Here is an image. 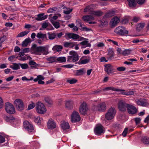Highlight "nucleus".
Returning <instances> with one entry per match:
<instances>
[{"label": "nucleus", "mask_w": 149, "mask_h": 149, "mask_svg": "<svg viewBox=\"0 0 149 149\" xmlns=\"http://www.w3.org/2000/svg\"><path fill=\"white\" fill-rule=\"evenodd\" d=\"M125 101L123 100L120 101L118 104V108L121 111H125L126 110L128 105Z\"/></svg>", "instance_id": "nucleus-11"}, {"label": "nucleus", "mask_w": 149, "mask_h": 149, "mask_svg": "<svg viewBox=\"0 0 149 149\" xmlns=\"http://www.w3.org/2000/svg\"><path fill=\"white\" fill-rule=\"evenodd\" d=\"M115 13V11L114 10H110L106 14L104 17L105 18L111 17L114 15Z\"/></svg>", "instance_id": "nucleus-27"}, {"label": "nucleus", "mask_w": 149, "mask_h": 149, "mask_svg": "<svg viewBox=\"0 0 149 149\" xmlns=\"http://www.w3.org/2000/svg\"><path fill=\"white\" fill-rule=\"evenodd\" d=\"M76 23L78 25H79L80 27H82L83 25V24L81 22V19H78L76 21Z\"/></svg>", "instance_id": "nucleus-52"}, {"label": "nucleus", "mask_w": 149, "mask_h": 149, "mask_svg": "<svg viewBox=\"0 0 149 149\" xmlns=\"http://www.w3.org/2000/svg\"><path fill=\"white\" fill-rule=\"evenodd\" d=\"M29 32V31H25L21 32L19 33L16 36L17 38L22 37L27 35Z\"/></svg>", "instance_id": "nucleus-37"}, {"label": "nucleus", "mask_w": 149, "mask_h": 149, "mask_svg": "<svg viewBox=\"0 0 149 149\" xmlns=\"http://www.w3.org/2000/svg\"><path fill=\"white\" fill-rule=\"evenodd\" d=\"M104 70L108 74H110L114 72L113 66L110 64H106L104 65Z\"/></svg>", "instance_id": "nucleus-16"}, {"label": "nucleus", "mask_w": 149, "mask_h": 149, "mask_svg": "<svg viewBox=\"0 0 149 149\" xmlns=\"http://www.w3.org/2000/svg\"><path fill=\"white\" fill-rule=\"evenodd\" d=\"M116 51L118 54H122L123 51L121 50V49L119 48H117L116 49Z\"/></svg>", "instance_id": "nucleus-63"}, {"label": "nucleus", "mask_w": 149, "mask_h": 149, "mask_svg": "<svg viewBox=\"0 0 149 149\" xmlns=\"http://www.w3.org/2000/svg\"><path fill=\"white\" fill-rule=\"evenodd\" d=\"M57 10V8L56 7H53L49 8L47 10V13H55Z\"/></svg>", "instance_id": "nucleus-43"}, {"label": "nucleus", "mask_w": 149, "mask_h": 149, "mask_svg": "<svg viewBox=\"0 0 149 149\" xmlns=\"http://www.w3.org/2000/svg\"><path fill=\"white\" fill-rule=\"evenodd\" d=\"M5 108L6 111L10 114H13L15 113V109L13 105L10 103L6 102L5 104Z\"/></svg>", "instance_id": "nucleus-6"}, {"label": "nucleus", "mask_w": 149, "mask_h": 149, "mask_svg": "<svg viewBox=\"0 0 149 149\" xmlns=\"http://www.w3.org/2000/svg\"><path fill=\"white\" fill-rule=\"evenodd\" d=\"M95 6L93 5H91L87 6L84 9V12H91L92 13L93 11V9L95 8Z\"/></svg>", "instance_id": "nucleus-22"}, {"label": "nucleus", "mask_w": 149, "mask_h": 149, "mask_svg": "<svg viewBox=\"0 0 149 149\" xmlns=\"http://www.w3.org/2000/svg\"><path fill=\"white\" fill-rule=\"evenodd\" d=\"M88 59L82 60L80 61V63L82 64H86L88 62Z\"/></svg>", "instance_id": "nucleus-59"}, {"label": "nucleus", "mask_w": 149, "mask_h": 149, "mask_svg": "<svg viewBox=\"0 0 149 149\" xmlns=\"http://www.w3.org/2000/svg\"><path fill=\"white\" fill-rule=\"evenodd\" d=\"M107 41L109 42H111L114 45L118 46V43L116 41L111 40L110 39H107Z\"/></svg>", "instance_id": "nucleus-60"}, {"label": "nucleus", "mask_w": 149, "mask_h": 149, "mask_svg": "<svg viewBox=\"0 0 149 149\" xmlns=\"http://www.w3.org/2000/svg\"><path fill=\"white\" fill-rule=\"evenodd\" d=\"M19 66H21L22 69H26L28 68V65L26 63L20 64L19 63Z\"/></svg>", "instance_id": "nucleus-49"}, {"label": "nucleus", "mask_w": 149, "mask_h": 149, "mask_svg": "<svg viewBox=\"0 0 149 149\" xmlns=\"http://www.w3.org/2000/svg\"><path fill=\"white\" fill-rule=\"evenodd\" d=\"M48 38L50 40L54 39L56 36L55 33H48Z\"/></svg>", "instance_id": "nucleus-42"}, {"label": "nucleus", "mask_w": 149, "mask_h": 149, "mask_svg": "<svg viewBox=\"0 0 149 149\" xmlns=\"http://www.w3.org/2000/svg\"><path fill=\"white\" fill-rule=\"evenodd\" d=\"M45 14L41 13L39 14L36 18L35 19L38 21H40L44 20L47 17V15H44Z\"/></svg>", "instance_id": "nucleus-19"}, {"label": "nucleus", "mask_w": 149, "mask_h": 149, "mask_svg": "<svg viewBox=\"0 0 149 149\" xmlns=\"http://www.w3.org/2000/svg\"><path fill=\"white\" fill-rule=\"evenodd\" d=\"M117 69L119 71H123L125 70V68L123 67H121L118 68Z\"/></svg>", "instance_id": "nucleus-61"}, {"label": "nucleus", "mask_w": 149, "mask_h": 149, "mask_svg": "<svg viewBox=\"0 0 149 149\" xmlns=\"http://www.w3.org/2000/svg\"><path fill=\"white\" fill-rule=\"evenodd\" d=\"M77 81V80L75 79H68L67 80V82L70 84H75Z\"/></svg>", "instance_id": "nucleus-44"}, {"label": "nucleus", "mask_w": 149, "mask_h": 149, "mask_svg": "<svg viewBox=\"0 0 149 149\" xmlns=\"http://www.w3.org/2000/svg\"><path fill=\"white\" fill-rule=\"evenodd\" d=\"M80 36L74 33L73 34L72 38L73 40H76L79 39Z\"/></svg>", "instance_id": "nucleus-53"}, {"label": "nucleus", "mask_w": 149, "mask_h": 149, "mask_svg": "<svg viewBox=\"0 0 149 149\" xmlns=\"http://www.w3.org/2000/svg\"><path fill=\"white\" fill-rule=\"evenodd\" d=\"M63 49V47L60 45H56L53 47L52 50L54 51H56L57 52L61 51Z\"/></svg>", "instance_id": "nucleus-31"}, {"label": "nucleus", "mask_w": 149, "mask_h": 149, "mask_svg": "<svg viewBox=\"0 0 149 149\" xmlns=\"http://www.w3.org/2000/svg\"><path fill=\"white\" fill-rule=\"evenodd\" d=\"M73 102L72 101H67L65 102L66 107L68 109H70L73 108Z\"/></svg>", "instance_id": "nucleus-26"}, {"label": "nucleus", "mask_w": 149, "mask_h": 149, "mask_svg": "<svg viewBox=\"0 0 149 149\" xmlns=\"http://www.w3.org/2000/svg\"><path fill=\"white\" fill-rule=\"evenodd\" d=\"M100 61L101 62H107L108 61L106 59V58L105 57H102L100 59Z\"/></svg>", "instance_id": "nucleus-62"}, {"label": "nucleus", "mask_w": 149, "mask_h": 149, "mask_svg": "<svg viewBox=\"0 0 149 149\" xmlns=\"http://www.w3.org/2000/svg\"><path fill=\"white\" fill-rule=\"evenodd\" d=\"M138 3L139 5H143L145 2V0H136Z\"/></svg>", "instance_id": "nucleus-57"}, {"label": "nucleus", "mask_w": 149, "mask_h": 149, "mask_svg": "<svg viewBox=\"0 0 149 149\" xmlns=\"http://www.w3.org/2000/svg\"><path fill=\"white\" fill-rule=\"evenodd\" d=\"M61 128L63 130L68 129L70 128L69 124L68 122L65 121L61 122Z\"/></svg>", "instance_id": "nucleus-20"}, {"label": "nucleus", "mask_w": 149, "mask_h": 149, "mask_svg": "<svg viewBox=\"0 0 149 149\" xmlns=\"http://www.w3.org/2000/svg\"><path fill=\"white\" fill-rule=\"evenodd\" d=\"M30 42L31 39L30 38H26L22 42V46L23 47H26Z\"/></svg>", "instance_id": "nucleus-33"}, {"label": "nucleus", "mask_w": 149, "mask_h": 149, "mask_svg": "<svg viewBox=\"0 0 149 149\" xmlns=\"http://www.w3.org/2000/svg\"><path fill=\"white\" fill-rule=\"evenodd\" d=\"M73 33H66L65 37L67 39L69 40L72 38Z\"/></svg>", "instance_id": "nucleus-47"}, {"label": "nucleus", "mask_w": 149, "mask_h": 149, "mask_svg": "<svg viewBox=\"0 0 149 149\" xmlns=\"http://www.w3.org/2000/svg\"><path fill=\"white\" fill-rule=\"evenodd\" d=\"M136 124L138 125L140 123L141 119L139 118H136L134 119Z\"/></svg>", "instance_id": "nucleus-58"}, {"label": "nucleus", "mask_w": 149, "mask_h": 149, "mask_svg": "<svg viewBox=\"0 0 149 149\" xmlns=\"http://www.w3.org/2000/svg\"><path fill=\"white\" fill-rule=\"evenodd\" d=\"M23 126L29 132H32L34 130L32 125L27 121H25L24 122Z\"/></svg>", "instance_id": "nucleus-12"}, {"label": "nucleus", "mask_w": 149, "mask_h": 149, "mask_svg": "<svg viewBox=\"0 0 149 149\" xmlns=\"http://www.w3.org/2000/svg\"><path fill=\"white\" fill-rule=\"evenodd\" d=\"M5 141V138L2 135H0V143H2Z\"/></svg>", "instance_id": "nucleus-56"}, {"label": "nucleus", "mask_w": 149, "mask_h": 149, "mask_svg": "<svg viewBox=\"0 0 149 149\" xmlns=\"http://www.w3.org/2000/svg\"><path fill=\"white\" fill-rule=\"evenodd\" d=\"M114 32L116 33L121 35H124L128 33V31L126 30L125 27L120 26L117 27L115 30Z\"/></svg>", "instance_id": "nucleus-9"}, {"label": "nucleus", "mask_w": 149, "mask_h": 149, "mask_svg": "<svg viewBox=\"0 0 149 149\" xmlns=\"http://www.w3.org/2000/svg\"><path fill=\"white\" fill-rule=\"evenodd\" d=\"M82 19L84 21L87 22L90 20H93L94 19V17L91 15H86L83 16Z\"/></svg>", "instance_id": "nucleus-25"}, {"label": "nucleus", "mask_w": 149, "mask_h": 149, "mask_svg": "<svg viewBox=\"0 0 149 149\" xmlns=\"http://www.w3.org/2000/svg\"><path fill=\"white\" fill-rule=\"evenodd\" d=\"M116 113L115 109L113 107L110 108L106 113L105 117L107 120H110L114 117Z\"/></svg>", "instance_id": "nucleus-5"}, {"label": "nucleus", "mask_w": 149, "mask_h": 149, "mask_svg": "<svg viewBox=\"0 0 149 149\" xmlns=\"http://www.w3.org/2000/svg\"><path fill=\"white\" fill-rule=\"evenodd\" d=\"M9 67L14 70L19 69L20 68L19 63H14L12 65H10Z\"/></svg>", "instance_id": "nucleus-28"}, {"label": "nucleus", "mask_w": 149, "mask_h": 149, "mask_svg": "<svg viewBox=\"0 0 149 149\" xmlns=\"http://www.w3.org/2000/svg\"><path fill=\"white\" fill-rule=\"evenodd\" d=\"M92 14L97 16H100L102 15V13L100 11H93Z\"/></svg>", "instance_id": "nucleus-39"}, {"label": "nucleus", "mask_w": 149, "mask_h": 149, "mask_svg": "<svg viewBox=\"0 0 149 149\" xmlns=\"http://www.w3.org/2000/svg\"><path fill=\"white\" fill-rule=\"evenodd\" d=\"M36 109L37 112L40 114H44L47 111L45 105L41 102H39L37 103Z\"/></svg>", "instance_id": "nucleus-2"}, {"label": "nucleus", "mask_w": 149, "mask_h": 149, "mask_svg": "<svg viewBox=\"0 0 149 149\" xmlns=\"http://www.w3.org/2000/svg\"><path fill=\"white\" fill-rule=\"evenodd\" d=\"M56 123L52 119H49L47 122V127L48 129L52 130L56 127Z\"/></svg>", "instance_id": "nucleus-14"}, {"label": "nucleus", "mask_w": 149, "mask_h": 149, "mask_svg": "<svg viewBox=\"0 0 149 149\" xmlns=\"http://www.w3.org/2000/svg\"><path fill=\"white\" fill-rule=\"evenodd\" d=\"M32 53L36 55H46L49 53L48 47L47 46L36 47L35 45L32 47Z\"/></svg>", "instance_id": "nucleus-1"}, {"label": "nucleus", "mask_w": 149, "mask_h": 149, "mask_svg": "<svg viewBox=\"0 0 149 149\" xmlns=\"http://www.w3.org/2000/svg\"><path fill=\"white\" fill-rule=\"evenodd\" d=\"M129 3V5L131 7H133L136 5L135 0H127Z\"/></svg>", "instance_id": "nucleus-35"}, {"label": "nucleus", "mask_w": 149, "mask_h": 149, "mask_svg": "<svg viewBox=\"0 0 149 149\" xmlns=\"http://www.w3.org/2000/svg\"><path fill=\"white\" fill-rule=\"evenodd\" d=\"M128 129L127 128H125L122 134V135L123 136L125 137L126 136L128 132Z\"/></svg>", "instance_id": "nucleus-54"}, {"label": "nucleus", "mask_w": 149, "mask_h": 149, "mask_svg": "<svg viewBox=\"0 0 149 149\" xmlns=\"http://www.w3.org/2000/svg\"><path fill=\"white\" fill-rule=\"evenodd\" d=\"M80 44L84 46L82 47H91V44L88 43V42L87 41H84L80 43Z\"/></svg>", "instance_id": "nucleus-32"}, {"label": "nucleus", "mask_w": 149, "mask_h": 149, "mask_svg": "<svg viewBox=\"0 0 149 149\" xmlns=\"http://www.w3.org/2000/svg\"><path fill=\"white\" fill-rule=\"evenodd\" d=\"M35 104L33 102H32L31 104L28 105L27 108L28 110H30L33 109L35 107Z\"/></svg>", "instance_id": "nucleus-50"}, {"label": "nucleus", "mask_w": 149, "mask_h": 149, "mask_svg": "<svg viewBox=\"0 0 149 149\" xmlns=\"http://www.w3.org/2000/svg\"><path fill=\"white\" fill-rule=\"evenodd\" d=\"M127 110L128 113L130 114L136 113L137 111V110L134 106L128 104Z\"/></svg>", "instance_id": "nucleus-18"}, {"label": "nucleus", "mask_w": 149, "mask_h": 149, "mask_svg": "<svg viewBox=\"0 0 149 149\" xmlns=\"http://www.w3.org/2000/svg\"><path fill=\"white\" fill-rule=\"evenodd\" d=\"M94 131L95 134L97 135H101L103 134L105 132L104 127L100 124L96 125Z\"/></svg>", "instance_id": "nucleus-7"}, {"label": "nucleus", "mask_w": 149, "mask_h": 149, "mask_svg": "<svg viewBox=\"0 0 149 149\" xmlns=\"http://www.w3.org/2000/svg\"><path fill=\"white\" fill-rule=\"evenodd\" d=\"M51 23L54 26L56 29L59 28L60 26L59 23L58 22H54Z\"/></svg>", "instance_id": "nucleus-48"}, {"label": "nucleus", "mask_w": 149, "mask_h": 149, "mask_svg": "<svg viewBox=\"0 0 149 149\" xmlns=\"http://www.w3.org/2000/svg\"><path fill=\"white\" fill-rule=\"evenodd\" d=\"M57 18L58 16H55L51 18L50 19V20L51 22H55L54 20L57 19Z\"/></svg>", "instance_id": "nucleus-55"}, {"label": "nucleus", "mask_w": 149, "mask_h": 149, "mask_svg": "<svg viewBox=\"0 0 149 149\" xmlns=\"http://www.w3.org/2000/svg\"><path fill=\"white\" fill-rule=\"evenodd\" d=\"M46 60L51 63L56 62V58L54 56L47 58Z\"/></svg>", "instance_id": "nucleus-29"}, {"label": "nucleus", "mask_w": 149, "mask_h": 149, "mask_svg": "<svg viewBox=\"0 0 149 149\" xmlns=\"http://www.w3.org/2000/svg\"><path fill=\"white\" fill-rule=\"evenodd\" d=\"M73 66V65L72 64H68L65 65H63L62 66L63 67H65L67 68H72Z\"/></svg>", "instance_id": "nucleus-64"}, {"label": "nucleus", "mask_w": 149, "mask_h": 149, "mask_svg": "<svg viewBox=\"0 0 149 149\" xmlns=\"http://www.w3.org/2000/svg\"><path fill=\"white\" fill-rule=\"evenodd\" d=\"M70 56L68 57L67 61L69 62H74L77 61L79 58L77 52L73 51H70L69 52Z\"/></svg>", "instance_id": "nucleus-4"}, {"label": "nucleus", "mask_w": 149, "mask_h": 149, "mask_svg": "<svg viewBox=\"0 0 149 149\" xmlns=\"http://www.w3.org/2000/svg\"><path fill=\"white\" fill-rule=\"evenodd\" d=\"M44 99L46 102L48 104L51 105L52 104V101L49 97H45Z\"/></svg>", "instance_id": "nucleus-40"}, {"label": "nucleus", "mask_w": 149, "mask_h": 149, "mask_svg": "<svg viewBox=\"0 0 149 149\" xmlns=\"http://www.w3.org/2000/svg\"><path fill=\"white\" fill-rule=\"evenodd\" d=\"M75 45V42H64V46L65 47L72 48Z\"/></svg>", "instance_id": "nucleus-24"}, {"label": "nucleus", "mask_w": 149, "mask_h": 149, "mask_svg": "<svg viewBox=\"0 0 149 149\" xmlns=\"http://www.w3.org/2000/svg\"><path fill=\"white\" fill-rule=\"evenodd\" d=\"M86 71L84 68H82L75 71V75L76 76L83 75L85 73Z\"/></svg>", "instance_id": "nucleus-23"}, {"label": "nucleus", "mask_w": 149, "mask_h": 149, "mask_svg": "<svg viewBox=\"0 0 149 149\" xmlns=\"http://www.w3.org/2000/svg\"><path fill=\"white\" fill-rule=\"evenodd\" d=\"M107 55L110 58H111L114 56V52L112 49H109V50Z\"/></svg>", "instance_id": "nucleus-38"}, {"label": "nucleus", "mask_w": 149, "mask_h": 149, "mask_svg": "<svg viewBox=\"0 0 149 149\" xmlns=\"http://www.w3.org/2000/svg\"><path fill=\"white\" fill-rule=\"evenodd\" d=\"M36 37L38 38H46L47 36L46 34L42 33L41 32H40L38 33Z\"/></svg>", "instance_id": "nucleus-30"}, {"label": "nucleus", "mask_w": 149, "mask_h": 149, "mask_svg": "<svg viewBox=\"0 0 149 149\" xmlns=\"http://www.w3.org/2000/svg\"><path fill=\"white\" fill-rule=\"evenodd\" d=\"M42 120V119L39 117L38 116L34 117L35 122L38 124H40Z\"/></svg>", "instance_id": "nucleus-41"}, {"label": "nucleus", "mask_w": 149, "mask_h": 149, "mask_svg": "<svg viewBox=\"0 0 149 149\" xmlns=\"http://www.w3.org/2000/svg\"><path fill=\"white\" fill-rule=\"evenodd\" d=\"M135 102L137 105L143 107L146 106L148 104L147 100L144 99L136 100Z\"/></svg>", "instance_id": "nucleus-17"}, {"label": "nucleus", "mask_w": 149, "mask_h": 149, "mask_svg": "<svg viewBox=\"0 0 149 149\" xmlns=\"http://www.w3.org/2000/svg\"><path fill=\"white\" fill-rule=\"evenodd\" d=\"M142 142L143 143L147 144H149V138L147 136L143 137L141 140Z\"/></svg>", "instance_id": "nucleus-34"}, {"label": "nucleus", "mask_w": 149, "mask_h": 149, "mask_svg": "<svg viewBox=\"0 0 149 149\" xmlns=\"http://www.w3.org/2000/svg\"><path fill=\"white\" fill-rule=\"evenodd\" d=\"M120 21V18L116 16L113 18L111 20L110 22V25L111 27H115L116 26Z\"/></svg>", "instance_id": "nucleus-15"}, {"label": "nucleus", "mask_w": 149, "mask_h": 149, "mask_svg": "<svg viewBox=\"0 0 149 149\" xmlns=\"http://www.w3.org/2000/svg\"><path fill=\"white\" fill-rule=\"evenodd\" d=\"M67 10L63 11V13L65 14H69L72 10V9H70L69 8H66Z\"/></svg>", "instance_id": "nucleus-51"}, {"label": "nucleus", "mask_w": 149, "mask_h": 149, "mask_svg": "<svg viewBox=\"0 0 149 149\" xmlns=\"http://www.w3.org/2000/svg\"><path fill=\"white\" fill-rule=\"evenodd\" d=\"M80 120V117L79 113L75 111L72 112L71 116V121L72 123L79 121Z\"/></svg>", "instance_id": "nucleus-10"}, {"label": "nucleus", "mask_w": 149, "mask_h": 149, "mask_svg": "<svg viewBox=\"0 0 149 149\" xmlns=\"http://www.w3.org/2000/svg\"><path fill=\"white\" fill-rule=\"evenodd\" d=\"M106 104L104 102H102L96 105H94L92 107V109L95 111L102 112L106 109Z\"/></svg>", "instance_id": "nucleus-3"}, {"label": "nucleus", "mask_w": 149, "mask_h": 149, "mask_svg": "<svg viewBox=\"0 0 149 149\" xmlns=\"http://www.w3.org/2000/svg\"><path fill=\"white\" fill-rule=\"evenodd\" d=\"M66 61V58L65 57H61L56 58V61L59 63L65 62Z\"/></svg>", "instance_id": "nucleus-36"}, {"label": "nucleus", "mask_w": 149, "mask_h": 149, "mask_svg": "<svg viewBox=\"0 0 149 149\" xmlns=\"http://www.w3.org/2000/svg\"><path fill=\"white\" fill-rule=\"evenodd\" d=\"M16 108L19 111L24 109V106L22 101L19 99H16L14 102Z\"/></svg>", "instance_id": "nucleus-8"}, {"label": "nucleus", "mask_w": 149, "mask_h": 149, "mask_svg": "<svg viewBox=\"0 0 149 149\" xmlns=\"http://www.w3.org/2000/svg\"><path fill=\"white\" fill-rule=\"evenodd\" d=\"M121 93L125 95H134V92L133 91H128L126 92H122Z\"/></svg>", "instance_id": "nucleus-45"}, {"label": "nucleus", "mask_w": 149, "mask_h": 149, "mask_svg": "<svg viewBox=\"0 0 149 149\" xmlns=\"http://www.w3.org/2000/svg\"><path fill=\"white\" fill-rule=\"evenodd\" d=\"M103 91L105 90H111L115 91H124L125 90L120 89H117L113 87H109L104 88L103 89Z\"/></svg>", "instance_id": "nucleus-21"}, {"label": "nucleus", "mask_w": 149, "mask_h": 149, "mask_svg": "<svg viewBox=\"0 0 149 149\" xmlns=\"http://www.w3.org/2000/svg\"><path fill=\"white\" fill-rule=\"evenodd\" d=\"M131 50L129 49H126L124 50L122 54L124 55H129L131 53Z\"/></svg>", "instance_id": "nucleus-46"}, {"label": "nucleus", "mask_w": 149, "mask_h": 149, "mask_svg": "<svg viewBox=\"0 0 149 149\" xmlns=\"http://www.w3.org/2000/svg\"><path fill=\"white\" fill-rule=\"evenodd\" d=\"M88 109L86 103L85 102H83L80 105L79 111L82 114H85L86 113Z\"/></svg>", "instance_id": "nucleus-13"}]
</instances>
